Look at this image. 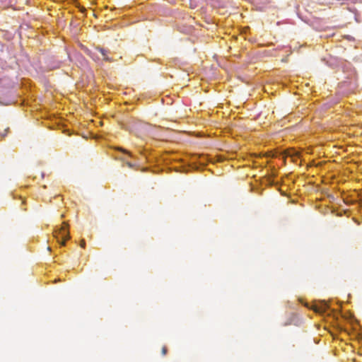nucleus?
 Instances as JSON below:
<instances>
[{
    "instance_id": "nucleus-1",
    "label": "nucleus",
    "mask_w": 362,
    "mask_h": 362,
    "mask_svg": "<svg viewBox=\"0 0 362 362\" xmlns=\"http://www.w3.org/2000/svg\"><path fill=\"white\" fill-rule=\"evenodd\" d=\"M54 236L62 245H64L65 241L69 238V233L66 222H64L59 228L54 230Z\"/></svg>"
},
{
    "instance_id": "nucleus-2",
    "label": "nucleus",
    "mask_w": 362,
    "mask_h": 362,
    "mask_svg": "<svg viewBox=\"0 0 362 362\" xmlns=\"http://www.w3.org/2000/svg\"><path fill=\"white\" fill-rule=\"evenodd\" d=\"M311 308L314 310V312L324 315V314H329L330 306L328 303L325 301H315Z\"/></svg>"
},
{
    "instance_id": "nucleus-3",
    "label": "nucleus",
    "mask_w": 362,
    "mask_h": 362,
    "mask_svg": "<svg viewBox=\"0 0 362 362\" xmlns=\"http://www.w3.org/2000/svg\"><path fill=\"white\" fill-rule=\"evenodd\" d=\"M108 53L107 50L97 47L95 49V52H92V59L95 61H110Z\"/></svg>"
},
{
    "instance_id": "nucleus-4",
    "label": "nucleus",
    "mask_w": 362,
    "mask_h": 362,
    "mask_svg": "<svg viewBox=\"0 0 362 362\" xmlns=\"http://www.w3.org/2000/svg\"><path fill=\"white\" fill-rule=\"evenodd\" d=\"M284 153L286 157H290L293 162H296L301 156L300 152L293 148H287Z\"/></svg>"
},
{
    "instance_id": "nucleus-5",
    "label": "nucleus",
    "mask_w": 362,
    "mask_h": 362,
    "mask_svg": "<svg viewBox=\"0 0 362 362\" xmlns=\"http://www.w3.org/2000/svg\"><path fill=\"white\" fill-rule=\"evenodd\" d=\"M115 149L117 151H119L124 153L125 155L128 156L129 157L132 156L131 152H129V151L126 150L125 148H124L122 147H115Z\"/></svg>"
},
{
    "instance_id": "nucleus-6",
    "label": "nucleus",
    "mask_w": 362,
    "mask_h": 362,
    "mask_svg": "<svg viewBox=\"0 0 362 362\" xmlns=\"http://www.w3.org/2000/svg\"><path fill=\"white\" fill-rule=\"evenodd\" d=\"M168 353V347L166 346H163L162 348V354L165 356Z\"/></svg>"
},
{
    "instance_id": "nucleus-7",
    "label": "nucleus",
    "mask_w": 362,
    "mask_h": 362,
    "mask_svg": "<svg viewBox=\"0 0 362 362\" xmlns=\"http://www.w3.org/2000/svg\"><path fill=\"white\" fill-rule=\"evenodd\" d=\"M91 122H92V124L95 125V126L98 125V124H99L100 125L103 124V122L101 121H95L94 119H92Z\"/></svg>"
},
{
    "instance_id": "nucleus-8",
    "label": "nucleus",
    "mask_w": 362,
    "mask_h": 362,
    "mask_svg": "<svg viewBox=\"0 0 362 362\" xmlns=\"http://www.w3.org/2000/svg\"><path fill=\"white\" fill-rule=\"evenodd\" d=\"M84 246H85V242H84V240H81V247H84Z\"/></svg>"
},
{
    "instance_id": "nucleus-9",
    "label": "nucleus",
    "mask_w": 362,
    "mask_h": 362,
    "mask_svg": "<svg viewBox=\"0 0 362 362\" xmlns=\"http://www.w3.org/2000/svg\"><path fill=\"white\" fill-rule=\"evenodd\" d=\"M204 158V156H199V159Z\"/></svg>"
},
{
    "instance_id": "nucleus-10",
    "label": "nucleus",
    "mask_w": 362,
    "mask_h": 362,
    "mask_svg": "<svg viewBox=\"0 0 362 362\" xmlns=\"http://www.w3.org/2000/svg\"><path fill=\"white\" fill-rule=\"evenodd\" d=\"M291 323V322H286V323H285V325H290Z\"/></svg>"
},
{
    "instance_id": "nucleus-11",
    "label": "nucleus",
    "mask_w": 362,
    "mask_h": 362,
    "mask_svg": "<svg viewBox=\"0 0 362 362\" xmlns=\"http://www.w3.org/2000/svg\"><path fill=\"white\" fill-rule=\"evenodd\" d=\"M91 138H92V139H94V136H93V133H92Z\"/></svg>"
}]
</instances>
